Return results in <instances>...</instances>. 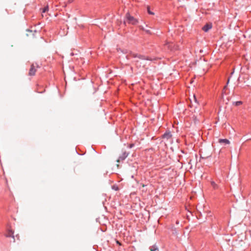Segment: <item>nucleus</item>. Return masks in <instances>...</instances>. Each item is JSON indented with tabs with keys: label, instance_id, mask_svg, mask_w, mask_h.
<instances>
[{
	"label": "nucleus",
	"instance_id": "obj_1",
	"mask_svg": "<svg viewBox=\"0 0 251 251\" xmlns=\"http://www.w3.org/2000/svg\"><path fill=\"white\" fill-rule=\"evenodd\" d=\"M126 22H127V23L129 24L136 25L139 22L138 20L135 18L133 16L130 15L129 12H127L126 14Z\"/></svg>",
	"mask_w": 251,
	"mask_h": 251
},
{
	"label": "nucleus",
	"instance_id": "obj_2",
	"mask_svg": "<svg viewBox=\"0 0 251 251\" xmlns=\"http://www.w3.org/2000/svg\"><path fill=\"white\" fill-rule=\"evenodd\" d=\"M129 154V153L128 152L123 150L122 154L119 156L116 162L117 163H120L121 161H123L128 156Z\"/></svg>",
	"mask_w": 251,
	"mask_h": 251
},
{
	"label": "nucleus",
	"instance_id": "obj_3",
	"mask_svg": "<svg viewBox=\"0 0 251 251\" xmlns=\"http://www.w3.org/2000/svg\"><path fill=\"white\" fill-rule=\"evenodd\" d=\"M35 67H37V68L39 67V65L37 63H35V64H32L31 65L29 71V74H28L29 75L33 76L35 75V73L36 72Z\"/></svg>",
	"mask_w": 251,
	"mask_h": 251
},
{
	"label": "nucleus",
	"instance_id": "obj_4",
	"mask_svg": "<svg viewBox=\"0 0 251 251\" xmlns=\"http://www.w3.org/2000/svg\"><path fill=\"white\" fill-rule=\"evenodd\" d=\"M172 137L171 132L169 130L166 131L162 135V137L163 139L169 140Z\"/></svg>",
	"mask_w": 251,
	"mask_h": 251
},
{
	"label": "nucleus",
	"instance_id": "obj_5",
	"mask_svg": "<svg viewBox=\"0 0 251 251\" xmlns=\"http://www.w3.org/2000/svg\"><path fill=\"white\" fill-rule=\"evenodd\" d=\"M212 24L211 23H207L205 24L202 28V29L204 32H207L209 29L212 28Z\"/></svg>",
	"mask_w": 251,
	"mask_h": 251
},
{
	"label": "nucleus",
	"instance_id": "obj_6",
	"mask_svg": "<svg viewBox=\"0 0 251 251\" xmlns=\"http://www.w3.org/2000/svg\"><path fill=\"white\" fill-rule=\"evenodd\" d=\"M14 232L11 229H8L6 233L5 234V236L7 237H12L13 238V242H15V238L13 235Z\"/></svg>",
	"mask_w": 251,
	"mask_h": 251
},
{
	"label": "nucleus",
	"instance_id": "obj_7",
	"mask_svg": "<svg viewBox=\"0 0 251 251\" xmlns=\"http://www.w3.org/2000/svg\"><path fill=\"white\" fill-rule=\"evenodd\" d=\"M138 58L140 59H142V60H150V61H152V60H154L155 59V58H150L149 57L146 56L145 55H141V54H138Z\"/></svg>",
	"mask_w": 251,
	"mask_h": 251
},
{
	"label": "nucleus",
	"instance_id": "obj_8",
	"mask_svg": "<svg viewBox=\"0 0 251 251\" xmlns=\"http://www.w3.org/2000/svg\"><path fill=\"white\" fill-rule=\"evenodd\" d=\"M219 143L220 144H223L224 145L229 144L230 143L229 141L227 139H219Z\"/></svg>",
	"mask_w": 251,
	"mask_h": 251
},
{
	"label": "nucleus",
	"instance_id": "obj_9",
	"mask_svg": "<svg viewBox=\"0 0 251 251\" xmlns=\"http://www.w3.org/2000/svg\"><path fill=\"white\" fill-rule=\"evenodd\" d=\"M149 249L150 251H159L158 247L155 244L150 247Z\"/></svg>",
	"mask_w": 251,
	"mask_h": 251
},
{
	"label": "nucleus",
	"instance_id": "obj_10",
	"mask_svg": "<svg viewBox=\"0 0 251 251\" xmlns=\"http://www.w3.org/2000/svg\"><path fill=\"white\" fill-rule=\"evenodd\" d=\"M211 185L214 189H217L219 188L218 185L213 181L211 182Z\"/></svg>",
	"mask_w": 251,
	"mask_h": 251
},
{
	"label": "nucleus",
	"instance_id": "obj_11",
	"mask_svg": "<svg viewBox=\"0 0 251 251\" xmlns=\"http://www.w3.org/2000/svg\"><path fill=\"white\" fill-rule=\"evenodd\" d=\"M232 104H233V105H234L235 106H239L242 104V101H234V102H233Z\"/></svg>",
	"mask_w": 251,
	"mask_h": 251
},
{
	"label": "nucleus",
	"instance_id": "obj_12",
	"mask_svg": "<svg viewBox=\"0 0 251 251\" xmlns=\"http://www.w3.org/2000/svg\"><path fill=\"white\" fill-rule=\"evenodd\" d=\"M147 12H148V14L150 15H153L154 14V13L153 12L151 11L150 7L149 6H148V7H147Z\"/></svg>",
	"mask_w": 251,
	"mask_h": 251
},
{
	"label": "nucleus",
	"instance_id": "obj_13",
	"mask_svg": "<svg viewBox=\"0 0 251 251\" xmlns=\"http://www.w3.org/2000/svg\"><path fill=\"white\" fill-rule=\"evenodd\" d=\"M112 189L115 191H118L119 190V187L116 184L112 186Z\"/></svg>",
	"mask_w": 251,
	"mask_h": 251
},
{
	"label": "nucleus",
	"instance_id": "obj_14",
	"mask_svg": "<svg viewBox=\"0 0 251 251\" xmlns=\"http://www.w3.org/2000/svg\"><path fill=\"white\" fill-rule=\"evenodd\" d=\"M49 10V7L48 6H45V7H44L43 9H42V13H45L47 11H48Z\"/></svg>",
	"mask_w": 251,
	"mask_h": 251
},
{
	"label": "nucleus",
	"instance_id": "obj_15",
	"mask_svg": "<svg viewBox=\"0 0 251 251\" xmlns=\"http://www.w3.org/2000/svg\"><path fill=\"white\" fill-rule=\"evenodd\" d=\"M130 54L134 58H136V57H137L138 58V54H137V53H133L132 52L130 51Z\"/></svg>",
	"mask_w": 251,
	"mask_h": 251
},
{
	"label": "nucleus",
	"instance_id": "obj_16",
	"mask_svg": "<svg viewBox=\"0 0 251 251\" xmlns=\"http://www.w3.org/2000/svg\"><path fill=\"white\" fill-rule=\"evenodd\" d=\"M74 0H68L67 2L65 4L64 6H66L68 3H72Z\"/></svg>",
	"mask_w": 251,
	"mask_h": 251
},
{
	"label": "nucleus",
	"instance_id": "obj_17",
	"mask_svg": "<svg viewBox=\"0 0 251 251\" xmlns=\"http://www.w3.org/2000/svg\"><path fill=\"white\" fill-rule=\"evenodd\" d=\"M145 31L149 34H151V32L149 29H146Z\"/></svg>",
	"mask_w": 251,
	"mask_h": 251
},
{
	"label": "nucleus",
	"instance_id": "obj_18",
	"mask_svg": "<svg viewBox=\"0 0 251 251\" xmlns=\"http://www.w3.org/2000/svg\"><path fill=\"white\" fill-rule=\"evenodd\" d=\"M121 52H123L124 53H127V50H119Z\"/></svg>",
	"mask_w": 251,
	"mask_h": 251
},
{
	"label": "nucleus",
	"instance_id": "obj_19",
	"mask_svg": "<svg viewBox=\"0 0 251 251\" xmlns=\"http://www.w3.org/2000/svg\"><path fill=\"white\" fill-rule=\"evenodd\" d=\"M134 146V144H130L128 146V147L129 149H131V148H133Z\"/></svg>",
	"mask_w": 251,
	"mask_h": 251
},
{
	"label": "nucleus",
	"instance_id": "obj_20",
	"mask_svg": "<svg viewBox=\"0 0 251 251\" xmlns=\"http://www.w3.org/2000/svg\"><path fill=\"white\" fill-rule=\"evenodd\" d=\"M230 78V77H228V80H227V83H226V85L225 86V87H224V89H226V87H227V84H228V83H229Z\"/></svg>",
	"mask_w": 251,
	"mask_h": 251
},
{
	"label": "nucleus",
	"instance_id": "obj_21",
	"mask_svg": "<svg viewBox=\"0 0 251 251\" xmlns=\"http://www.w3.org/2000/svg\"><path fill=\"white\" fill-rule=\"evenodd\" d=\"M139 28H140V29L141 30H144V31H145V30H146V29H145V28L144 27V26H142V25H140V26H139Z\"/></svg>",
	"mask_w": 251,
	"mask_h": 251
},
{
	"label": "nucleus",
	"instance_id": "obj_22",
	"mask_svg": "<svg viewBox=\"0 0 251 251\" xmlns=\"http://www.w3.org/2000/svg\"><path fill=\"white\" fill-rule=\"evenodd\" d=\"M26 31H27V32H30V33H32V30H30V29H26Z\"/></svg>",
	"mask_w": 251,
	"mask_h": 251
},
{
	"label": "nucleus",
	"instance_id": "obj_23",
	"mask_svg": "<svg viewBox=\"0 0 251 251\" xmlns=\"http://www.w3.org/2000/svg\"><path fill=\"white\" fill-rule=\"evenodd\" d=\"M194 100H195V102L197 103V100L195 96H194Z\"/></svg>",
	"mask_w": 251,
	"mask_h": 251
},
{
	"label": "nucleus",
	"instance_id": "obj_24",
	"mask_svg": "<svg viewBox=\"0 0 251 251\" xmlns=\"http://www.w3.org/2000/svg\"><path fill=\"white\" fill-rule=\"evenodd\" d=\"M196 121H198V120L197 119L196 117L195 118V122L196 123Z\"/></svg>",
	"mask_w": 251,
	"mask_h": 251
},
{
	"label": "nucleus",
	"instance_id": "obj_25",
	"mask_svg": "<svg viewBox=\"0 0 251 251\" xmlns=\"http://www.w3.org/2000/svg\"><path fill=\"white\" fill-rule=\"evenodd\" d=\"M234 72H232L231 73V75H232L233 74Z\"/></svg>",
	"mask_w": 251,
	"mask_h": 251
},
{
	"label": "nucleus",
	"instance_id": "obj_26",
	"mask_svg": "<svg viewBox=\"0 0 251 251\" xmlns=\"http://www.w3.org/2000/svg\"><path fill=\"white\" fill-rule=\"evenodd\" d=\"M117 244H119V241H117Z\"/></svg>",
	"mask_w": 251,
	"mask_h": 251
}]
</instances>
